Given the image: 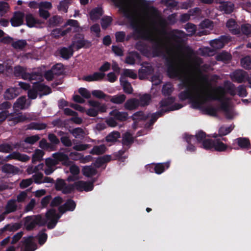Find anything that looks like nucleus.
Returning <instances> with one entry per match:
<instances>
[{
  "instance_id": "obj_1",
  "label": "nucleus",
  "mask_w": 251,
  "mask_h": 251,
  "mask_svg": "<svg viewBox=\"0 0 251 251\" xmlns=\"http://www.w3.org/2000/svg\"><path fill=\"white\" fill-rule=\"evenodd\" d=\"M164 59L168 77L170 78H177L181 81L179 87L186 88L179 94L178 97L181 100H191L193 107L197 109L200 108L208 101L217 100L221 102L220 109L226 113L229 112L227 103L223 101L221 98L211 94L205 95L202 88L197 89L196 86H191L189 78L184 75L183 70L176 64L172 55H164Z\"/></svg>"
},
{
  "instance_id": "obj_2",
  "label": "nucleus",
  "mask_w": 251,
  "mask_h": 251,
  "mask_svg": "<svg viewBox=\"0 0 251 251\" xmlns=\"http://www.w3.org/2000/svg\"><path fill=\"white\" fill-rule=\"evenodd\" d=\"M117 6L120 7L124 16L128 20L130 26L133 29L134 33L137 34L139 38L150 41L152 43L151 50L153 56L159 57L163 55L162 43L150 36L140 21L136 17L134 12L129 6L125 4L124 0L122 4H119Z\"/></svg>"
},
{
  "instance_id": "obj_3",
  "label": "nucleus",
  "mask_w": 251,
  "mask_h": 251,
  "mask_svg": "<svg viewBox=\"0 0 251 251\" xmlns=\"http://www.w3.org/2000/svg\"><path fill=\"white\" fill-rule=\"evenodd\" d=\"M202 148L206 150H211L218 152H224L227 150L230 152L232 149L238 150V148L228 146L224 144L221 140L219 139L205 140L203 142Z\"/></svg>"
},
{
  "instance_id": "obj_4",
  "label": "nucleus",
  "mask_w": 251,
  "mask_h": 251,
  "mask_svg": "<svg viewBox=\"0 0 251 251\" xmlns=\"http://www.w3.org/2000/svg\"><path fill=\"white\" fill-rule=\"evenodd\" d=\"M133 142L134 138L132 135L129 132H126L124 134L122 141L123 148L113 154L114 159L121 162H124L128 157V154H125V153L127 152Z\"/></svg>"
},
{
  "instance_id": "obj_5",
  "label": "nucleus",
  "mask_w": 251,
  "mask_h": 251,
  "mask_svg": "<svg viewBox=\"0 0 251 251\" xmlns=\"http://www.w3.org/2000/svg\"><path fill=\"white\" fill-rule=\"evenodd\" d=\"M224 88L220 86L217 88V90L219 91V93L222 95V96L219 97L217 95H213V96H216L219 98H221L223 101L226 102L228 104V101L230 100V99L228 98H226L224 97V95L226 93L229 94L230 96L234 97L236 95V87L235 85L231 82L230 81L228 80H226L224 81ZM211 95V94H210ZM229 106V104H228ZM228 110H229V107L228 106ZM226 113V117L228 119H230L232 118V116L230 115V111H229V112L226 113V112H225Z\"/></svg>"
},
{
  "instance_id": "obj_6",
  "label": "nucleus",
  "mask_w": 251,
  "mask_h": 251,
  "mask_svg": "<svg viewBox=\"0 0 251 251\" xmlns=\"http://www.w3.org/2000/svg\"><path fill=\"white\" fill-rule=\"evenodd\" d=\"M24 226L27 231L33 230L37 226H44L47 223L46 219L41 215L27 216L24 218Z\"/></svg>"
},
{
  "instance_id": "obj_7",
  "label": "nucleus",
  "mask_w": 251,
  "mask_h": 251,
  "mask_svg": "<svg viewBox=\"0 0 251 251\" xmlns=\"http://www.w3.org/2000/svg\"><path fill=\"white\" fill-rule=\"evenodd\" d=\"M71 45L77 50L83 48H89L91 46V43L88 40L84 39L82 34H78L75 35V40L72 42Z\"/></svg>"
},
{
  "instance_id": "obj_8",
  "label": "nucleus",
  "mask_w": 251,
  "mask_h": 251,
  "mask_svg": "<svg viewBox=\"0 0 251 251\" xmlns=\"http://www.w3.org/2000/svg\"><path fill=\"white\" fill-rule=\"evenodd\" d=\"M183 107L182 104L175 103L174 105L166 108H161L160 110L151 114V120L155 123L159 117L162 116L165 113L180 109Z\"/></svg>"
},
{
  "instance_id": "obj_9",
  "label": "nucleus",
  "mask_w": 251,
  "mask_h": 251,
  "mask_svg": "<svg viewBox=\"0 0 251 251\" xmlns=\"http://www.w3.org/2000/svg\"><path fill=\"white\" fill-rule=\"evenodd\" d=\"M247 74L243 70H236L231 74L230 77L233 82L241 83L246 81Z\"/></svg>"
},
{
  "instance_id": "obj_10",
  "label": "nucleus",
  "mask_w": 251,
  "mask_h": 251,
  "mask_svg": "<svg viewBox=\"0 0 251 251\" xmlns=\"http://www.w3.org/2000/svg\"><path fill=\"white\" fill-rule=\"evenodd\" d=\"M34 237L33 236H29L24 237L21 242L24 247L25 251H34L37 249V245L33 241Z\"/></svg>"
},
{
  "instance_id": "obj_11",
  "label": "nucleus",
  "mask_w": 251,
  "mask_h": 251,
  "mask_svg": "<svg viewBox=\"0 0 251 251\" xmlns=\"http://www.w3.org/2000/svg\"><path fill=\"white\" fill-rule=\"evenodd\" d=\"M26 117L21 113H11L8 114V121L10 126H14L17 124L24 122Z\"/></svg>"
},
{
  "instance_id": "obj_12",
  "label": "nucleus",
  "mask_w": 251,
  "mask_h": 251,
  "mask_svg": "<svg viewBox=\"0 0 251 251\" xmlns=\"http://www.w3.org/2000/svg\"><path fill=\"white\" fill-rule=\"evenodd\" d=\"M229 41L228 37L225 35L221 36L219 38L215 39L210 41V46L215 50H219L223 48L225 44Z\"/></svg>"
},
{
  "instance_id": "obj_13",
  "label": "nucleus",
  "mask_w": 251,
  "mask_h": 251,
  "mask_svg": "<svg viewBox=\"0 0 251 251\" xmlns=\"http://www.w3.org/2000/svg\"><path fill=\"white\" fill-rule=\"evenodd\" d=\"M76 206L75 202L72 199H69L66 200V202L58 207V211L61 214L66 211H73Z\"/></svg>"
},
{
  "instance_id": "obj_14",
  "label": "nucleus",
  "mask_w": 251,
  "mask_h": 251,
  "mask_svg": "<svg viewBox=\"0 0 251 251\" xmlns=\"http://www.w3.org/2000/svg\"><path fill=\"white\" fill-rule=\"evenodd\" d=\"M24 13L20 11L15 12L10 19L11 25L14 27L19 26L24 23Z\"/></svg>"
},
{
  "instance_id": "obj_15",
  "label": "nucleus",
  "mask_w": 251,
  "mask_h": 251,
  "mask_svg": "<svg viewBox=\"0 0 251 251\" xmlns=\"http://www.w3.org/2000/svg\"><path fill=\"white\" fill-rule=\"evenodd\" d=\"M234 142L232 144V147H234L235 144H237L239 149H246L248 150L251 148V145L250 141L249 138L245 137H239L234 140ZM236 148V147H235Z\"/></svg>"
},
{
  "instance_id": "obj_16",
  "label": "nucleus",
  "mask_w": 251,
  "mask_h": 251,
  "mask_svg": "<svg viewBox=\"0 0 251 251\" xmlns=\"http://www.w3.org/2000/svg\"><path fill=\"white\" fill-rule=\"evenodd\" d=\"M76 190L79 192L84 190L86 192L92 191L94 188L93 182L90 181H78L75 182Z\"/></svg>"
},
{
  "instance_id": "obj_17",
  "label": "nucleus",
  "mask_w": 251,
  "mask_h": 251,
  "mask_svg": "<svg viewBox=\"0 0 251 251\" xmlns=\"http://www.w3.org/2000/svg\"><path fill=\"white\" fill-rule=\"evenodd\" d=\"M13 74L16 77H20L24 80H26L29 76V73L26 72V68L20 65L14 67Z\"/></svg>"
},
{
  "instance_id": "obj_18",
  "label": "nucleus",
  "mask_w": 251,
  "mask_h": 251,
  "mask_svg": "<svg viewBox=\"0 0 251 251\" xmlns=\"http://www.w3.org/2000/svg\"><path fill=\"white\" fill-rule=\"evenodd\" d=\"M226 26L232 34L238 35L240 34V27L234 19H229L226 23Z\"/></svg>"
},
{
  "instance_id": "obj_19",
  "label": "nucleus",
  "mask_w": 251,
  "mask_h": 251,
  "mask_svg": "<svg viewBox=\"0 0 251 251\" xmlns=\"http://www.w3.org/2000/svg\"><path fill=\"white\" fill-rule=\"evenodd\" d=\"M105 74L101 72H95L92 75L84 76L83 79L86 81H98L102 80L105 77Z\"/></svg>"
},
{
  "instance_id": "obj_20",
  "label": "nucleus",
  "mask_w": 251,
  "mask_h": 251,
  "mask_svg": "<svg viewBox=\"0 0 251 251\" xmlns=\"http://www.w3.org/2000/svg\"><path fill=\"white\" fill-rule=\"evenodd\" d=\"M61 57L65 60L70 59L74 54V50L72 46L71 45L68 48L62 47L58 50Z\"/></svg>"
},
{
  "instance_id": "obj_21",
  "label": "nucleus",
  "mask_w": 251,
  "mask_h": 251,
  "mask_svg": "<svg viewBox=\"0 0 251 251\" xmlns=\"http://www.w3.org/2000/svg\"><path fill=\"white\" fill-rule=\"evenodd\" d=\"M109 115L114 117L117 121L120 122L126 121L128 119V113L126 112H120L118 109L112 110Z\"/></svg>"
},
{
  "instance_id": "obj_22",
  "label": "nucleus",
  "mask_w": 251,
  "mask_h": 251,
  "mask_svg": "<svg viewBox=\"0 0 251 251\" xmlns=\"http://www.w3.org/2000/svg\"><path fill=\"white\" fill-rule=\"evenodd\" d=\"M171 39L177 43H180L182 39L186 36V33L181 30H175L170 34Z\"/></svg>"
},
{
  "instance_id": "obj_23",
  "label": "nucleus",
  "mask_w": 251,
  "mask_h": 251,
  "mask_svg": "<svg viewBox=\"0 0 251 251\" xmlns=\"http://www.w3.org/2000/svg\"><path fill=\"white\" fill-rule=\"evenodd\" d=\"M35 88L38 92L42 93L40 97L43 95H47L51 93V89L50 87L39 82H35Z\"/></svg>"
},
{
  "instance_id": "obj_24",
  "label": "nucleus",
  "mask_w": 251,
  "mask_h": 251,
  "mask_svg": "<svg viewBox=\"0 0 251 251\" xmlns=\"http://www.w3.org/2000/svg\"><path fill=\"white\" fill-rule=\"evenodd\" d=\"M52 157L57 160V164L59 162H62L63 165H67L69 162V158L67 154L61 152H57L52 154Z\"/></svg>"
},
{
  "instance_id": "obj_25",
  "label": "nucleus",
  "mask_w": 251,
  "mask_h": 251,
  "mask_svg": "<svg viewBox=\"0 0 251 251\" xmlns=\"http://www.w3.org/2000/svg\"><path fill=\"white\" fill-rule=\"evenodd\" d=\"M17 210V205L15 199H10L8 201L5 208L4 214H7L14 212Z\"/></svg>"
},
{
  "instance_id": "obj_26",
  "label": "nucleus",
  "mask_w": 251,
  "mask_h": 251,
  "mask_svg": "<svg viewBox=\"0 0 251 251\" xmlns=\"http://www.w3.org/2000/svg\"><path fill=\"white\" fill-rule=\"evenodd\" d=\"M25 21L26 25L29 27H32L36 25H40L42 23L40 20L35 18L31 14L26 15Z\"/></svg>"
},
{
  "instance_id": "obj_27",
  "label": "nucleus",
  "mask_w": 251,
  "mask_h": 251,
  "mask_svg": "<svg viewBox=\"0 0 251 251\" xmlns=\"http://www.w3.org/2000/svg\"><path fill=\"white\" fill-rule=\"evenodd\" d=\"M103 10L101 7H98L93 8L89 13L90 18L93 21H96L103 15Z\"/></svg>"
},
{
  "instance_id": "obj_28",
  "label": "nucleus",
  "mask_w": 251,
  "mask_h": 251,
  "mask_svg": "<svg viewBox=\"0 0 251 251\" xmlns=\"http://www.w3.org/2000/svg\"><path fill=\"white\" fill-rule=\"evenodd\" d=\"M139 106V101L138 100L132 98L126 100L124 104L126 109L131 110L137 108Z\"/></svg>"
},
{
  "instance_id": "obj_29",
  "label": "nucleus",
  "mask_w": 251,
  "mask_h": 251,
  "mask_svg": "<svg viewBox=\"0 0 251 251\" xmlns=\"http://www.w3.org/2000/svg\"><path fill=\"white\" fill-rule=\"evenodd\" d=\"M2 171L6 174L16 175L18 174L20 169L11 164H6L2 167Z\"/></svg>"
},
{
  "instance_id": "obj_30",
  "label": "nucleus",
  "mask_w": 251,
  "mask_h": 251,
  "mask_svg": "<svg viewBox=\"0 0 251 251\" xmlns=\"http://www.w3.org/2000/svg\"><path fill=\"white\" fill-rule=\"evenodd\" d=\"M97 172V169L92 166H85L82 169V174L87 177H91L96 175Z\"/></svg>"
},
{
  "instance_id": "obj_31",
  "label": "nucleus",
  "mask_w": 251,
  "mask_h": 251,
  "mask_svg": "<svg viewBox=\"0 0 251 251\" xmlns=\"http://www.w3.org/2000/svg\"><path fill=\"white\" fill-rule=\"evenodd\" d=\"M111 160V156L110 155H104L99 157L94 163V165L97 168L101 167L104 164L109 162Z\"/></svg>"
},
{
  "instance_id": "obj_32",
  "label": "nucleus",
  "mask_w": 251,
  "mask_h": 251,
  "mask_svg": "<svg viewBox=\"0 0 251 251\" xmlns=\"http://www.w3.org/2000/svg\"><path fill=\"white\" fill-rule=\"evenodd\" d=\"M234 5L230 2H223L221 3L220 9L226 14L231 13L234 9Z\"/></svg>"
},
{
  "instance_id": "obj_33",
  "label": "nucleus",
  "mask_w": 251,
  "mask_h": 251,
  "mask_svg": "<svg viewBox=\"0 0 251 251\" xmlns=\"http://www.w3.org/2000/svg\"><path fill=\"white\" fill-rule=\"evenodd\" d=\"M89 104L93 107L96 108L99 112L103 113L106 112L107 107L105 104H101L97 100H90L89 101Z\"/></svg>"
},
{
  "instance_id": "obj_34",
  "label": "nucleus",
  "mask_w": 251,
  "mask_h": 251,
  "mask_svg": "<svg viewBox=\"0 0 251 251\" xmlns=\"http://www.w3.org/2000/svg\"><path fill=\"white\" fill-rule=\"evenodd\" d=\"M234 127V126L233 125H231L228 126H222L219 129L218 135H216L214 137L216 138L218 136L223 137V136L227 135L232 131Z\"/></svg>"
},
{
  "instance_id": "obj_35",
  "label": "nucleus",
  "mask_w": 251,
  "mask_h": 251,
  "mask_svg": "<svg viewBox=\"0 0 251 251\" xmlns=\"http://www.w3.org/2000/svg\"><path fill=\"white\" fill-rule=\"evenodd\" d=\"M169 166V162L157 163L154 166V171L157 174H161L166 169H168Z\"/></svg>"
},
{
  "instance_id": "obj_36",
  "label": "nucleus",
  "mask_w": 251,
  "mask_h": 251,
  "mask_svg": "<svg viewBox=\"0 0 251 251\" xmlns=\"http://www.w3.org/2000/svg\"><path fill=\"white\" fill-rule=\"evenodd\" d=\"M106 150V147L103 144L100 146H95L90 151L93 155H100L103 154Z\"/></svg>"
},
{
  "instance_id": "obj_37",
  "label": "nucleus",
  "mask_w": 251,
  "mask_h": 251,
  "mask_svg": "<svg viewBox=\"0 0 251 251\" xmlns=\"http://www.w3.org/2000/svg\"><path fill=\"white\" fill-rule=\"evenodd\" d=\"M176 98L174 97H169L167 98L162 100L160 102V106L162 108H165V107H170L173 105H172L175 101Z\"/></svg>"
},
{
  "instance_id": "obj_38",
  "label": "nucleus",
  "mask_w": 251,
  "mask_h": 251,
  "mask_svg": "<svg viewBox=\"0 0 251 251\" xmlns=\"http://www.w3.org/2000/svg\"><path fill=\"white\" fill-rule=\"evenodd\" d=\"M120 80L124 92L127 94H131L133 90L130 83L127 80H122L121 78H120Z\"/></svg>"
},
{
  "instance_id": "obj_39",
  "label": "nucleus",
  "mask_w": 251,
  "mask_h": 251,
  "mask_svg": "<svg viewBox=\"0 0 251 251\" xmlns=\"http://www.w3.org/2000/svg\"><path fill=\"white\" fill-rule=\"evenodd\" d=\"M92 95L93 97L100 99H104L106 101H108L111 98L110 96L105 94L100 90H95L92 91Z\"/></svg>"
},
{
  "instance_id": "obj_40",
  "label": "nucleus",
  "mask_w": 251,
  "mask_h": 251,
  "mask_svg": "<svg viewBox=\"0 0 251 251\" xmlns=\"http://www.w3.org/2000/svg\"><path fill=\"white\" fill-rule=\"evenodd\" d=\"M153 73V70L151 67H145L144 68L139 70V77L140 79H143L146 76L151 75Z\"/></svg>"
},
{
  "instance_id": "obj_41",
  "label": "nucleus",
  "mask_w": 251,
  "mask_h": 251,
  "mask_svg": "<svg viewBox=\"0 0 251 251\" xmlns=\"http://www.w3.org/2000/svg\"><path fill=\"white\" fill-rule=\"evenodd\" d=\"M14 158V159L22 162H27L30 159V157L26 154L21 153L18 151H13L11 155Z\"/></svg>"
},
{
  "instance_id": "obj_42",
  "label": "nucleus",
  "mask_w": 251,
  "mask_h": 251,
  "mask_svg": "<svg viewBox=\"0 0 251 251\" xmlns=\"http://www.w3.org/2000/svg\"><path fill=\"white\" fill-rule=\"evenodd\" d=\"M126 99V96L124 94H121L119 95H115L113 97L111 96L109 99V100L115 104H122L123 103Z\"/></svg>"
},
{
  "instance_id": "obj_43",
  "label": "nucleus",
  "mask_w": 251,
  "mask_h": 251,
  "mask_svg": "<svg viewBox=\"0 0 251 251\" xmlns=\"http://www.w3.org/2000/svg\"><path fill=\"white\" fill-rule=\"evenodd\" d=\"M47 220H50L52 218L53 220H56L58 222V220L60 218L61 215L56 213V211L54 209H49L46 214Z\"/></svg>"
},
{
  "instance_id": "obj_44",
  "label": "nucleus",
  "mask_w": 251,
  "mask_h": 251,
  "mask_svg": "<svg viewBox=\"0 0 251 251\" xmlns=\"http://www.w3.org/2000/svg\"><path fill=\"white\" fill-rule=\"evenodd\" d=\"M20 227V225L18 223L14 224H8L5 226L3 228L0 229L1 233H3L6 231H14L18 230Z\"/></svg>"
},
{
  "instance_id": "obj_45",
  "label": "nucleus",
  "mask_w": 251,
  "mask_h": 251,
  "mask_svg": "<svg viewBox=\"0 0 251 251\" xmlns=\"http://www.w3.org/2000/svg\"><path fill=\"white\" fill-rule=\"evenodd\" d=\"M241 65L246 70L251 69V57L246 56L241 59Z\"/></svg>"
},
{
  "instance_id": "obj_46",
  "label": "nucleus",
  "mask_w": 251,
  "mask_h": 251,
  "mask_svg": "<svg viewBox=\"0 0 251 251\" xmlns=\"http://www.w3.org/2000/svg\"><path fill=\"white\" fill-rule=\"evenodd\" d=\"M46 231V229L44 228L40 231L37 235L38 243L41 245L44 244L47 240L48 235L45 233Z\"/></svg>"
},
{
  "instance_id": "obj_47",
  "label": "nucleus",
  "mask_w": 251,
  "mask_h": 251,
  "mask_svg": "<svg viewBox=\"0 0 251 251\" xmlns=\"http://www.w3.org/2000/svg\"><path fill=\"white\" fill-rule=\"evenodd\" d=\"M149 118L143 111H140L135 112L132 116L133 121H145Z\"/></svg>"
},
{
  "instance_id": "obj_48",
  "label": "nucleus",
  "mask_w": 251,
  "mask_h": 251,
  "mask_svg": "<svg viewBox=\"0 0 251 251\" xmlns=\"http://www.w3.org/2000/svg\"><path fill=\"white\" fill-rule=\"evenodd\" d=\"M240 33L246 35L248 37H251V25L249 24H243L241 25Z\"/></svg>"
},
{
  "instance_id": "obj_49",
  "label": "nucleus",
  "mask_w": 251,
  "mask_h": 251,
  "mask_svg": "<svg viewBox=\"0 0 251 251\" xmlns=\"http://www.w3.org/2000/svg\"><path fill=\"white\" fill-rule=\"evenodd\" d=\"M47 127V125L44 123H38L36 122H32L29 124L28 129L42 130Z\"/></svg>"
},
{
  "instance_id": "obj_50",
  "label": "nucleus",
  "mask_w": 251,
  "mask_h": 251,
  "mask_svg": "<svg viewBox=\"0 0 251 251\" xmlns=\"http://www.w3.org/2000/svg\"><path fill=\"white\" fill-rule=\"evenodd\" d=\"M27 43L25 40H18L12 43V46L16 50H23L26 46Z\"/></svg>"
},
{
  "instance_id": "obj_51",
  "label": "nucleus",
  "mask_w": 251,
  "mask_h": 251,
  "mask_svg": "<svg viewBox=\"0 0 251 251\" xmlns=\"http://www.w3.org/2000/svg\"><path fill=\"white\" fill-rule=\"evenodd\" d=\"M51 69L53 71L56 76L62 75L64 71V66L61 63H57L54 65Z\"/></svg>"
},
{
  "instance_id": "obj_52",
  "label": "nucleus",
  "mask_w": 251,
  "mask_h": 251,
  "mask_svg": "<svg viewBox=\"0 0 251 251\" xmlns=\"http://www.w3.org/2000/svg\"><path fill=\"white\" fill-rule=\"evenodd\" d=\"M204 113L208 115L216 117L217 116V108L213 106H209L204 107L203 109Z\"/></svg>"
},
{
  "instance_id": "obj_53",
  "label": "nucleus",
  "mask_w": 251,
  "mask_h": 251,
  "mask_svg": "<svg viewBox=\"0 0 251 251\" xmlns=\"http://www.w3.org/2000/svg\"><path fill=\"white\" fill-rule=\"evenodd\" d=\"M112 18L108 16H104L101 19V26L103 29H106L111 24Z\"/></svg>"
},
{
  "instance_id": "obj_54",
  "label": "nucleus",
  "mask_w": 251,
  "mask_h": 251,
  "mask_svg": "<svg viewBox=\"0 0 251 251\" xmlns=\"http://www.w3.org/2000/svg\"><path fill=\"white\" fill-rule=\"evenodd\" d=\"M26 102V98L25 96H22L19 98L14 104V106L16 108L23 109Z\"/></svg>"
},
{
  "instance_id": "obj_55",
  "label": "nucleus",
  "mask_w": 251,
  "mask_h": 251,
  "mask_svg": "<svg viewBox=\"0 0 251 251\" xmlns=\"http://www.w3.org/2000/svg\"><path fill=\"white\" fill-rule=\"evenodd\" d=\"M151 97L149 94H144L141 96L138 100L139 101V105L145 106L148 105L151 101Z\"/></svg>"
},
{
  "instance_id": "obj_56",
  "label": "nucleus",
  "mask_w": 251,
  "mask_h": 251,
  "mask_svg": "<svg viewBox=\"0 0 251 251\" xmlns=\"http://www.w3.org/2000/svg\"><path fill=\"white\" fill-rule=\"evenodd\" d=\"M136 49L143 54L147 55L150 53L148 46L144 43H138L136 44Z\"/></svg>"
},
{
  "instance_id": "obj_57",
  "label": "nucleus",
  "mask_w": 251,
  "mask_h": 251,
  "mask_svg": "<svg viewBox=\"0 0 251 251\" xmlns=\"http://www.w3.org/2000/svg\"><path fill=\"white\" fill-rule=\"evenodd\" d=\"M139 56V55L137 52H134L126 57L125 62L127 64L134 65L135 63V57L138 58Z\"/></svg>"
},
{
  "instance_id": "obj_58",
  "label": "nucleus",
  "mask_w": 251,
  "mask_h": 251,
  "mask_svg": "<svg viewBox=\"0 0 251 251\" xmlns=\"http://www.w3.org/2000/svg\"><path fill=\"white\" fill-rule=\"evenodd\" d=\"M44 155V152L40 150L37 149L33 154L32 157V162L35 163L36 161H40Z\"/></svg>"
},
{
  "instance_id": "obj_59",
  "label": "nucleus",
  "mask_w": 251,
  "mask_h": 251,
  "mask_svg": "<svg viewBox=\"0 0 251 251\" xmlns=\"http://www.w3.org/2000/svg\"><path fill=\"white\" fill-rule=\"evenodd\" d=\"M173 91V88L171 84L168 83L163 85L162 92L164 96H169L171 95Z\"/></svg>"
},
{
  "instance_id": "obj_60",
  "label": "nucleus",
  "mask_w": 251,
  "mask_h": 251,
  "mask_svg": "<svg viewBox=\"0 0 251 251\" xmlns=\"http://www.w3.org/2000/svg\"><path fill=\"white\" fill-rule=\"evenodd\" d=\"M120 137V134L118 131H114L106 136L105 139L107 142H113L117 140Z\"/></svg>"
},
{
  "instance_id": "obj_61",
  "label": "nucleus",
  "mask_w": 251,
  "mask_h": 251,
  "mask_svg": "<svg viewBox=\"0 0 251 251\" xmlns=\"http://www.w3.org/2000/svg\"><path fill=\"white\" fill-rule=\"evenodd\" d=\"M75 189H76V186L75 182L74 184H66L62 190V192L64 194H69L73 192Z\"/></svg>"
},
{
  "instance_id": "obj_62",
  "label": "nucleus",
  "mask_w": 251,
  "mask_h": 251,
  "mask_svg": "<svg viewBox=\"0 0 251 251\" xmlns=\"http://www.w3.org/2000/svg\"><path fill=\"white\" fill-rule=\"evenodd\" d=\"M9 6L7 2L0 1V16H3L9 10Z\"/></svg>"
},
{
  "instance_id": "obj_63",
  "label": "nucleus",
  "mask_w": 251,
  "mask_h": 251,
  "mask_svg": "<svg viewBox=\"0 0 251 251\" xmlns=\"http://www.w3.org/2000/svg\"><path fill=\"white\" fill-rule=\"evenodd\" d=\"M236 90L237 91V94L240 97L244 98L247 96L248 93L245 85H240L237 87Z\"/></svg>"
},
{
  "instance_id": "obj_64",
  "label": "nucleus",
  "mask_w": 251,
  "mask_h": 251,
  "mask_svg": "<svg viewBox=\"0 0 251 251\" xmlns=\"http://www.w3.org/2000/svg\"><path fill=\"white\" fill-rule=\"evenodd\" d=\"M230 54L227 52H222L217 56V60L218 61H226L231 59Z\"/></svg>"
}]
</instances>
